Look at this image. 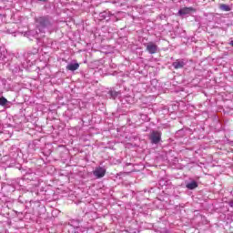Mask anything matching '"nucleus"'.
<instances>
[{
  "instance_id": "12",
  "label": "nucleus",
  "mask_w": 233,
  "mask_h": 233,
  "mask_svg": "<svg viewBox=\"0 0 233 233\" xmlns=\"http://www.w3.org/2000/svg\"><path fill=\"white\" fill-rule=\"evenodd\" d=\"M231 46H233V41L230 42Z\"/></svg>"
},
{
  "instance_id": "6",
  "label": "nucleus",
  "mask_w": 233,
  "mask_h": 233,
  "mask_svg": "<svg viewBox=\"0 0 233 233\" xmlns=\"http://www.w3.org/2000/svg\"><path fill=\"white\" fill-rule=\"evenodd\" d=\"M172 66H174L175 70H179V68H183V66H185V62L177 59L173 62Z\"/></svg>"
},
{
  "instance_id": "4",
  "label": "nucleus",
  "mask_w": 233,
  "mask_h": 233,
  "mask_svg": "<svg viewBox=\"0 0 233 233\" xmlns=\"http://www.w3.org/2000/svg\"><path fill=\"white\" fill-rule=\"evenodd\" d=\"M146 50L148 54H157V45L154 42H149L146 46Z\"/></svg>"
},
{
  "instance_id": "10",
  "label": "nucleus",
  "mask_w": 233,
  "mask_h": 233,
  "mask_svg": "<svg viewBox=\"0 0 233 233\" xmlns=\"http://www.w3.org/2000/svg\"><path fill=\"white\" fill-rule=\"evenodd\" d=\"M6 103H8V100H6V98L0 97V105H1V106H5V105H6Z\"/></svg>"
},
{
  "instance_id": "3",
  "label": "nucleus",
  "mask_w": 233,
  "mask_h": 233,
  "mask_svg": "<svg viewBox=\"0 0 233 233\" xmlns=\"http://www.w3.org/2000/svg\"><path fill=\"white\" fill-rule=\"evenodd\" d=\"M93 174L95 177H96L97 179H101V177H105V174H106V169L98 167L93 171Z\"/></svg>"
},
{
  "instance_id": "9",
  "label": "nucleus",
  "mask_w": 233,
  "mask_h": 233,
  "mask_svg": "<svg viewBox=\"0 0 233 233\" xmlns=\"http://www.w3.org/2000/svg\"><path fill=\"white\" fill-rule=\"evenodd\" d=\"M219 9L222 10V12H230V6L226 4H220Z\"/></svg>"
},
{
  "instance_id": "1",
  "label": "nucleus",
  "mask_w": 233,
  "mask_h": 233,
  "mask_svg": "<svg viewBox=\"0 0 233 233\" xmlns=\"http://www.w3.org/2000/svg\"><path fill=\"white\" fill-rule=\"evenodd\" d=\"M149 139L153 145H157L161 141V132L160 131H152Z\"/></svg>"
},
{
  "instance_id": "2",
  "label": "nucleus",
  "mask_w": 233,
  "mask_h": 233,
  "mask_svg": "<svg viewBox=\"0 0 233 233\" xmlns=\"http://www.w3.org/2000/svg\"><path fill=\"white\" fill-rule=\"evenodd\" d=\"M35 23H38L39 26L42 28H46L50 25V20H48L47 16H39L35 19Z\"/></svg>"
},
{
  "instance_id": "7",
  "label": "nucleus",
  "mask_w": 233,
  "mask_h": 233,
  "mask_svg": "<svg viewBox=\"0 0 233 233\" xmlns=\"http://www.w3.org/2000/svg\"><path fill=\"white\" fill-rule=\"evenodd\" d=\"M79 68V64L75 63V64H69L66 66V70H70L71 72H76V70H78Z\"/></svg>"
},
{
  "instance_id": "11",
  "label": "nucleus",
  "mask_w": 233,
  "mask_h": 233,
  "mask_svg": "<svg viewBox=\"0 0 233 233\" xmlns=\"http://www.w3.org/2000/svg\"><path fill=\"white\" fill-rule=\"evenodd\" d=\"M111 97H117V93L116 91H109Z\"/></svg>"
},
{
  "instance_id": "8",
  "label": "nucleus",
  "mask_w": 233,
  "mask_h": 233,
  "mask_svg": "<svg viewBox=\"0 0 233 233\" xmlns=\"http://www.w3.org/2000/svg\"><path fill=\"white\" fill-rule=\"evenodd\" d=\"M186 187H187V188H188L189 190H194V188H198V182L192 181V182L187 184Z\"/></svg>"
},
{
  "instance_id": "5",
  "label": "nucleus",
  "mask_w": 233,
  "mask_h": 233,
  "mask_svg": "<svg viewBox=\"0 0 233 233\" xmlns=\"http://www.w3.org/2000/svg\"><path fill=\"white\" fill-rule=\"evenodd\" d=\"M190 12H196V9L194 7H183L178 11V15H187Z\"/></svg>"
}]
</instances>
